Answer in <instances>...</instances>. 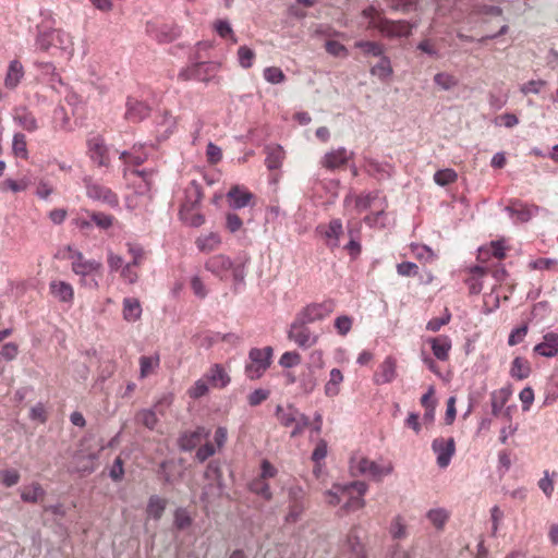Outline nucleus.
Here are the masks:
<instances>
[{
  "label": "nucleus",
  "instance_id": "a211bd4d",
  "mask_svg": "<svg viewBox=\"0 0 558 558\" xmlns=\"http://www.w3.org/2000/svg\"><path fill=\"white\" fill-rule=\"evenodd\" d=\"M88 153L90 159L99 167H108L110 163L108 148L104 138L93 137L88 141Z\"/></svg>",
  "mask_w": 558,
  "mask_h": 558
},
{
  "label": "nucleus",
  "instance_id": "603ef678",
  "mask_svg": "<svg viewBox=\"0 0 558 558\" xmlns=\"http://www.w3.org/2000/svg\"><path fill=\"white\" fill-rule=\"evenodd\" d=\"M135 420L149 429H154L158 423L157 415L153 410H142L137 412Z\"/></svg>",
  "mask_w": 558,
  "mask_h": 558
},
{
  "label": "nucleus",
  "instance_id": "de8ad7c7",
  "mask_svg": "<svg viewBox=\"0 0 558 558\" xmlns=\"http://www.w3.org/2000/svg\"><path fill=\"white\" fill-rule=\"evenodd\" d=\"M12 150L16 157L22 159L28 158L26 136L22 133H16L13 136Z\"/></svg>",
  "mask_w": 558,
  "mask_h": 558
},
{
  "label": "nucleus",
  "instance_id": "f704fd0d",
  "mask_svg": "<svg viewBox=\"0 0 558 558\" xmlns=\"http://www.w3.org/2000/svg\"><path fill=\"white\" fill-rule=\"evenodd\" d=\"M531 365L530 362L521 356H517L510 367V375L512 378L523 380L530 376Z\"/></svg>",
  "mask_w": 558,
  "mask_h": 558
},
{
  "label": "nucleus",
  "instance_id": "7ed1b4c3",
  "mask_svg": "<svg viewBox=\"0 0 558 558\" xmlns=\"http://www.w3.org/2000/svg\"><path fill=\"white\" fill-rule=\"evenodd\" d=\"M205 268L220 280L232 277L235 282H242L244 279L243 266L234 264L230 257L223 254L211 256L205 263Z\"/></svg>",
  "mask_w": 558,
  "mask_h": 558
},
{
  "label": "nucleus",
  "instance_id": "bf43d9fd",
  "mask_svg": "<svg viewBox=\"0 0 558 558\" xmlns=\"http://www.w3.org/2000/svg\"><path fill=\"white\" fill-rule=\"evenodd\" d=\"M264 78L270 84H280L286 81V75L280 68L268 66L264 70Z\"/></svg>",
  "mask_w": 558,
  "mask_h": 558
},
{
  "label": "nucleus",
  "instance_id": "79ce46f5",
  "mask_svg": "<svg viewBox=\"0 0 558 558\" xmlns=\"http://www.w3.org/2000/svg\"><path fill=\"white\" fill-rule=\"evenodd\" d=\"M389 532L393 539H403L407 537V522L402 515L398 514L391 520Z\"/></svg>",
  "mask_w": 558,
  "mask_h": 558
},
{
  "label": "nucleus",
  "instance_id": "13d9d810",
  "mask_svg": "<svg viewBox=\"0 0 558 558\" xmlns=\"http://www.w3.org/2000/svg\"><path fill=\"white\" fill-rule=\"evenodd\" d=\"M238 59L242 68L250 69L253 65L255 52L246 46H241L238 49Z\"/></svg>",
  "mask_w": 558,
  "mask_h": 558
},
{
  "label": "nucleus",
  "instance_id": "393cba45",
  "mask_svg": "<svg viewBox=\"0 0 558 558\" xmlns=\"http://www.w3.org/2000/svg\"><path fill=\"white\" fill-rule=\"evenodd\" d=\"M493 256L498 262L502 260L506 257V246L501 241H493L489 245L483 246L478 250L477 259L481 263H485L488 258Z\"/></svg>",
  "mask_w": 558,
  "mask_h": 558
},
{
  "label": "nucleus",
  "instance_id": "ea45409f",
  "mask_svg": "<svg viewBox=\"0 0 558 558\" xmlns=\"http://www.w3.org/2000/svg\"><path fill=\"white\" fill-rule=\"evenodd\" d=\"M45 496V490L39 483H33L29 486L23 488L21 498L25 502H37Z\"/></svg>",
  "mask_w": 558,
  "mask_h": 558
},
{
  "label": "nucleus",
  "instance_id": "9b49d317",
  "mask_svg": "<svg viewBox=\"0 0 558 558\" xmlns=\"http://www.w3.org/2000/svg\"><path fill=\"white\" fill-rule=\"evenodd\" d=\"M86 195L97 202L109 205L111 207L118 206V195L109 187L94 182L90 179L85 180Z\"/></svg>",
  "mask_w": 558,
  "mask_h": 558
},
{
  "label": "nucleus",
  "instance_id": "f03ea898",
  "mask_svg": "<svg viewBox=\"0 0 558 558\" xmlns=\"http://www.w3.org/2000/svg\"><path fill=\"white\" fill-rule=\"evenodd\" d=\"M392 471L391 462L378 463L363 456H353L350 459V472L353 476L365 475L380 482L384 476L389 475Z\"/></svg>",
  "mask_w": 558,
  "mask_h": 558
},
{
  "label": "nucleus",
  "instance_id": "9d476101",
  "mask_svg": "<svg viewBox=\"0 0 558 558\" xmlns=\"http://www.w3.org/2000/svg\"><path fill=\"white\" fill-rule=\"evenodd\" d=\"M146 32L158 43L168 44L180 37L181 27L174 22L161 24L149 22L147 23Z\"/></svg>",
  "mask_w": 558,
  "mask_h": 558
},
{
  "label": "nucleus",
  "instance_id": "37998d69",
  "mask_svg": "<svg viewBox=\"0 0 558 558\" xmlns=\"http://www.w3.org/2000/svg\"><path fill=\"white\" fill-rule=\"evenodd\" d=\"M507 209L511 213L512 216H515L517 220L526 222L532 218L533 210H535L536 207L530 208L521 203H513L512 205L508 206Z\"/></svg>",
  "mask_w": 558,
  "mask_h": 558
},
{
  "label": "nucleus",
  "instance_id": "7c9ffc66",
  "mask_svg": "<svg viewBox=\"0 0 558 558\" xmlns=\"http://www.w3.org/2000/svg\"><path fill=\"white\" fill-rule=\"evenodd\" d=\"M180 217L185 223L192 227H199L205 222V218L197 210V207L193 209V207H190L189 203L181 205Z\"/></svg>",
  "mask_w": 558,
  "mask_h": 558
},
{
  "label": "nucleus",
  "instance_id": "864d4df0",
  "mask_svg": "<svg viewBox=\"0 0 558 558\" xmlns=\"http://www.w3.org/2000/svg\"><path fill=\"white\" fill-rule=\"evenodd\" d=\"M209 391V384L206 378L203 376L197 379L192 387L187 390V395L192 399H199L207 395Z\"/></svg>",
  "mask_w": 558,
  "mask_h": 558
},
{
  "label": "nucleus",
  "instance_id": "0eeeda50",
  "mask_svg": "<svg viewBox=\"0 0 558 558\" xmlns=\"http://www.w3.org/2000/svg\"><path fill=\"white\" fill-rule=\"evenodd\" d=\"M307 325L295 317L288 331V338L302 349H308L318 341V335L313 332Z\"/></svg>",
  "mask_w": 558,
  "mask_h": 558
},
{
  "label": "nucleus",
  "instance_id": "c9c22d12",
  "mask_svg": "<svg viewBox=\"0 0 558 558\" xmlns=\"http://www.w3.org/2000/svg\"><path fill=\"white\" fill-rule=\"evenodd\" d=\"M266 166L269 170L279 169L282 165V161L284 159V150L281 146H268L266 148Z\"/></svg>",
  "mask_w": 558,
  "mask_h": 558
},
{
  "label": "nucleus",
  "instance_id": "0e129e2a",
  "mask_svg": "<svg viewBox=\"0 0 558 558\" xmlns=\"http://www.w3.org/2000/svg\"><path fill=\"white\" fill-rule=\"evenodd\" d=\"M174 524L179 530H185L191 526L192 518L185 509L179 508L175 510Z\"/></svg>",
  "mask_w": 558,
  "mask_h": 558
},
{
  "label": "nucleus",
  "instance_id": "a878e982",
  "mask_svg": "<svg viewBox=\"0 0 558 558\" xmlns=\"http://www.w3.org/2000/svg\"><path fill=\"white\" fill-rule=\"evenodd\" d=\"M140 364V379H145L154 374H156L157 369L160 365V355L158 353H154L151 355H142L138 359Z\"/></svg>",
  "mask_w": 558,
  "mask_h": 558
},
{
  "label": "nucleus",
  "instance_id": "052dcab7",
  "mask_svg": "<svg viewBox=\"0 0 558 558\" xmlns=\"http://www.w3.org/2000/svg\"><path fill=\"white\" fill-rule=\"evenodd\" d=\"M434 82L445 90L451 89L458 84L456 76L445 72L437 73L434 77Z\"/></svg>",
  "mask_w": 558,
  "mask_h": 558
},
{
  "label": "nucleus",
  "instance_id": "a19ab883",
  "mask_svg": "<svg viewBox=\"0 0 558 558\" xmlns=\"http://www.w3.org/2000/svg\"><path fill=\"white\" fill-rule=\"evenodd\" d=\"M413 256L421 263L428 264L436 259V254L426 245L411 244Z\"/></svg>",
  "mask_w": 558,
  "mask_h": 558
},
{
  "label": "nucleus",
  "instance_id": "49530a36",
  "mask_svg": "<svg viewBox=\"0 0 558 558\" xmlns=\"http://www.w3.org/2000/svg\"><path fill=\"white\" fill-rule=\"evenodd\" d=\"M458 180V173L450 168L438 170L434 174V181L440 186H447Z\"/></svg>",
  "mask_w": 558,
  "mask_h": 558
},
{
  "label": "nucleus",
  "instance_id": "6ab92c4d",
  "mask_svg": "<svg viewBox=\"0 0 558 558\" xmlns=\"http://www.w3.org/2000/svg\"><path fill=\"white\" fill-rule=\"evenodd\" d=\"M50 294L59 302L72 304L74 300V289L66 281L54 279L49 283Z\"/></svg>",
  "mask_w": 558,
  "mask_h": 558
},
{
  "label": "nucleus",
  "instance_id": "f3484780",
  "mask_svg": "<svg viewBox=\"0 0 558 558\" xmlns=\"http://www.w3.org/2000/svg\"><path fill=\"white\" fill-rule=\"evenodd\" d=\"M254 198V194L242 185H234L227 193V199L233 209H241L251 205Z\"/></svg>",
  "mask_w": 558,
  "mask_h": 558
},
{
  "label": "nucleus",
  "instance_id": "3c124183",
  "mask_svg": "<svg viewBox=\"0 0 558 558\" xmlns=\"http://www.w3.org/2000/svg\"><path fill=\"white\" fill-rule=\"evenodd\" d=\"M250 489L251 492L262 496L266 500H270L272 497L269 485L266 483V480L262 477L253 480L250 483Z\"/></svg>",
  "mask_w": 558,
  "mask_h": 558
},
{
  "label": "nucleus",
  "instance_id": "4d7b16f0",
  "mask_svg": "<svg viewBox=\"0 0 558 558\" xmlns=\"http://www.w3.org/2000/svg\"><path fill=\"white\" fill-rule=\"evenodd\" d=\"M427 518L435 527L442 529L449 514L445 509H432L427 512Z\"/></svg>",
  "mask_w": 558,
  "mask_h": 558
},
{
  "label": "nucleus",
  "instance_id": "2eb2a0df",
  "mask_svg": "<svg viewBox=\"0 0 558 558\" xmlns=\"http://www.w3.org/2000/svg\"><path fill=\"white\" fill-rule=\"evenodd\" d=\"M352 156L353 153H349L344 147H339L326 153L320 160V165L327 170L335 171L343 168Z\"/></svg>",
  "mask_w": 558,
  "mask_h": 558
},
{
  "label": "nucleus",
  "instance_id": "72a5a7b5",
  "mask_svg": "<svg viewBox=\"0 0 558 558\" xmlns=\"http://www.w3.org/2000/svg\"><path fill=\"white\" fill-rule=\"evenodd\" d=\"M195 244L201 252L209 253L219 247L221 244V239L218 233L210 232L208 234L198 236L195 241Z\"/></svg>",
  "mask_w": 558,
  "mask_h": 558
},
{
  "label": "nucleus",
  "instance_id": "58836bf2",
  "mask_svg": "<svg viewBox=\"0 0 558 558\" xmlns=\"http://www.w3.org/2000/svg\"><path fill=\"white\" fill-rule=\"evenodd\" d=\"M167 506V500L159 496H151L148 500L146 512L154 520H159Z\"/></svg>",
  "mask_w": 558,
  "mask_h": 558
},
{
  "label": "nucleus",
  "instance_id": "c756f323",
  "mask_svg": "<svg viewBox=\"0 0 558 558\" xmlns=\"http://www.w3.org/2000/svg\"><path fill=\"white\" fill-rule=\"evenodd\" d=\"M23 76H24V69H23L22 63L17 60H13L9 64V68H8L7 74H5L4 85L8 88H15L20 84Z\"/></svg>",
  "mask_w": 558,
  "mask_h": 558
},
{
  "label": "nucleus",
  "instance_id": "dca6fc26",
  "mask_svg": "<svg viewBox=\"0 0 558 558\" xmlns=\"http://www.w3.org/2000/svg\"><path fill=\"white\" fill-rule=\"evenodd\" d=\"M317 231L324 236L326 245L333 250L339 246L340 238L343 234V227L340 219H332L328 225L317 228Z\"/></svg>",
  "mask_w": 558,
  "mask_h": 558
},
{
  "label": "nucleus",
  "instance_id": "5fc2aeb1",
  "mask_svg": "<svg viewBox=\"0 0 558 558\" xmlns=\"http://www.w3.org/2000/svg\"><path fill=\"white\" fill-rule=\"evenodd\" d=\"M355 47L361 49L365 54H372L374 57H380L384 52L383 45L376 41H356Z\"/></svg>",
  "mask_w": 558,
  "mask_h": 558
},
{
  "label": "nucleus",
  "instance_id": "e433bc0d",
  "mask_svg": "<svg viewBox=\"0 0 558 558\" xmlns=\"http://www.w3.org/2000/svg\"><path fill=\"white\" fill-rule=\"evenodd\" d=\"M486 272L487 269L482 266H475L471 269V276L466 280L470 293L478 294L482 291L483 284L481 279L486 275Z\"/></svg>",
  "mask_w": 558,
  "mask_h": 558
},
{
  "label": "nucleus",
  "instance_id": "2f4dec72",
  "mask_svg": "<svg viewBox=\"0 0 558 558\" xmlns=\"http://www.w3.org/2000/svg\"><path fill=\"white\" fill-rule=\"evenodd\" d=\"M14 121L28 132H34L38 129V123L35 116L25 108L15 110Z\"/></svg>",
  "mask_w": 558,
  "mask_h": 558
},
{
  "label": "nucleus",
  "instance_id": "412c9836",
  "mask_svg": "<svg viewBox=\"0 0 558 558\" xmlns=\"http://www.w3.org/2000/svg\"><path fill=\"white\" fill-rule=\"evenodd\" d=\"M427 342L430 345L434 356L439 361L449 360V353L452 348L451 339L448 336L440 335L429 338Z\"/></svg>",
  "mask_w": 558,
  "mask_h": 558
},
{
  "label": "nucleus",
  "instance_id": "1a4fd4ad",
  "mask_svg": "<svg viewBox=\"0 0 558 558\" xmlns=\"http://www.w3.org/2000/svg\"><path fill=\"white\" fill-rule=\"evenodd\" d=\"M218 65L211 62H198L179 72L178 77L181 81L197 80L201 82H208L211 80Z\"/></svg>",
  "mask_w": 558,
  "mask_h": 558
},
{
  "label": "nucleus",
  "instance_id": "774afa93",
  "mask_svg": "<svg viewBox=\"0 0 558 558\" xmlns=\"http://www.w3.org/2000/svg\"><path fill=\"white\" fill-rule=\"evenodd\" d=\"M20 352L19 345L14 342L4 343L0 349V356L5 361H13Z\"/></svg>",
  "mask_w": 558,
  "mask_h": 558
},
{
  "label": "nucleus",
  "instance_id": "cd10ccee",
  "mask_svg": "<svg viewBox=\"0 0 558 558\" xmlns=\"http://www.w3.org/2000/svg\"><path fill=\"white\" fill-rule=\"evenodd\" d=\"M122 315L129 323L137 322L142 316V305L135 298H125L123 300Z\"/></svg>",
  "mask_w": 558,
  "mask_h": 558
},
{
  "label": "nucleus",
  "instance_id": "6e6d98bb",
  "mask_svg": "<svg viewBox=\"0 0 558 558\" xmlns=\"http://www.w3.org/2000/svg\"><path fill=\"white\" fill-rule=\"evenodd\" d=\"M335 329L338 335L347 336L353 326V318L349 315H340L335 319Z\"/></svg>",
  "mask_w": 558,
  "mask_h": 558
},
{
  "label": "nucleus",
  "instance_id": "423d86ee",
  "mask_svg": "<svg viewBox=\"0 0 558 558\" xmlns=\"http://www.w3.org/2000/svg\"><path fill=\"white\" fill-rule=\"evenodd\" d=\"M335 488L340 490L342 495L348 496V500L344 504L345 510L355 511L362 509L365 506L363 496L368 488L365 482L356 481L352 482L350 485L343 487L336 486Z\"/></svg>",
  "mask_w": 558,
  "mask_h": 558
},
{
  "label": "nucleus",
  "instance_id": "473e14b6",
  "mask_svg": "<svg viewBox=\"0 0 558 558\" xmlns=\"http://www.w3.org/2000/svg\"><path fill=\"white\" fill-rule=\"evenodd\" d=\"M510 397L511 390L506 387L493 391L490 395L492 413L497 416L501 412L502 408L506 405Z\"/></svg>",
  "mask_w": 558,
  "mask_h": 558
},
{
  "label": "nucleus",
  "instance_id": "4c0bfd02",
  "mask_svg": "<svg viewBox=\"0 0 558 558\" xmlns=\"http://www.w3.org/2000/svg\"><path fill=\"white\" fill-rule=\"evenodd\" d=\"M31 185V179L23 177L21 179H5L0 183V190L3 192L11 191L13 193H20L26 191Z\"/></svg>",
  "mask_w": 558,
  "mask_h": 558
},
{
  "label": "nucleus",
  "instance_id": "ddd939ff",
  "mask_svg": "<svg viewBox=\"0 0 558 558\" xmlns=\"http://www.w3.org/2000/svg\"><path fill=\"white\" fill-rule=\"evenodd\" d=\"M377 25V29L381 35L389 38L409 37L414 25L407 21H390L386 17Z\"/></svg>",
  "mask_w": 558,
  "mask_h": 558
},
{
  "label": "nucleus",
  "instance_id": "aec40b11",
  "mask_svg": "<svg viewBox=\"0 0 558 558\" xmlns=\"http://www.w3.org/2000/svg\"><path fill=\"white\" fill-rule=\"evenodd\" d=\"M397 376V361L392 356H387L378 366L374 375V381L378 385L391 383Z\"/></svg>",
  "mask_w": 558,
  "mask_h": 558
},
{
  "label": "nucleus",
  "instance_id": "c85d7f7f",
  "mask_svg": "<svg viewBox=\"0 0 558 558\" xmlns=\"http://www.w3.org/2000/svg\"><path fill=\"white\" fill-rule=\"evenodd\" d=\"M343 374L339 368H332L329 373V379L326 381L324 390L325 395L333 398L340 393L341 384L343 383Z\"/></svg>",
  "mask_w": 558,
  "mask_h": 558
},
{
  "label": "nucleus",
  "instance_id": "8fccbe9b",
  "mask_svg": "<svg viewBox=\"0 0 558 558\" xmlns=\"http://www.w3.org/2000/svg\"><path fill=\"white\" fill-rule=\"evenodd\" d=\"M371 73L381 80L389 77L392 74L390 60L387 57H381L378 63L371 69Z\"/></svg>",
  "mask_w": 558,
  "mask_h": 558
},
{
  "label": "nucleus",
  "instance_id": "4468645a",
  "mask_svg": "<svg viewBox=\"0 0 558 558\" xmlns=\"http://www.w3.org/2000/svg\"><path fill=\"white\" fill-rule=\"evenodd\" d=\"M150 113V107L134 97H128L125 102L124 119L131 123H138Z\"/></svg>",
  "mask_w": 558,
  "mask_h": 558
},
{
  "label": "nucleus",
  "instance_id": "6e6552de",
  "mask_svg": "<svg viewBox=\"0 0 558 558\" xmlns=\"http://www.w3.org/2000/svg\"><path fill=\"white\" fill-rule=\"evenodd\" d=\"M335 302L327 300L322 303H312L305 306L298 315L296 318L306 324H313L328 317L335 311Z\"/></svg>",
  "mask_w": 558,
  "mask_h": 558
},
{
  "label": "nucleus",
  "instance_id": "bb28decb",
  "mask_svg": "<svg viewBox=\"0 0 558 558\" xmlns=\"http://www.w3.org/2000/svg\"><path fill=\"white\" fill-rule=\"evenodd\" d=\"M360 222L348 221V233L350 236L349 243L344 246V250L352 258H356L361 253V244L357 240V233L360 232Z\"/></svg>",
  "mask_w": 558,
  "mask_h": 558
},
{
  "label": "nucleus",
  "instance_id": "f257e3e1",
  "mask_svg": "<svg viewBox=\"0 0 558 558\" xmlns=\"http://www.w3.org/2000/svg\"><path fill=\"white\" fill-rule=\"evenodd\" d=\"M72 271L80 277V284L92 289H98L96 277L102 275V264L96 259H87L80 251L69 248Z\"/></svg>",
  "mask_w": 558,
  "mask_h": 558
},
{
  "label": "nucleus",
  "instance_id": "a18cd8bd",
  "mask_svg": "<svg viewBox=\"0 0 558 558\" xmlns=\"http://www.w3.org/2000/svg\"><path fill=\"white\" fill-rule=\"evenodd\" d=\"M298 411L291 407L283 409L282 407H277V418L281 425L286 427H290L294 425V422L298 417Z\"/></svg>",
  "mask_w": 558,
  "mask_h": 558
},
{
  "label": "nucleus",
  "instance_id": "4be33fe9",
  "mask_svg": "<svg viewBox=\"0 0 558 558\" xmlns=\"http://www.w3.org/2000/svg\"><path fill=\"white\" fill-rule=\"evenodd\" d=\"M533 352L545 357L556 356L558 354V333H545L543 341L533 348Z\"/></svg>",
  "mask_w": 558,
  "mask_h": 558
},
{
  "label": "nucleus",
  "instance_id": "69168bd1",
  "mask_svg": "<svg viewBox=\"0 0 558 558\" xmlns=\"http://www.w3.org/2000/svg\"><path fill=\"white\" fill-rule=\"evenodd\" d=\"M362 15L368 19L367 28L377 29V23L379 24L385 17L374 7H368L362 11Z\"/></svg>",
  "mask_w": 558,
  "mask_h": 558
},
{
  "label": "nucleus",
  "instance_id": "c03bdc74",
  "mask_svg": "<svg viewBox=\"0 0 558 558\" xmlns=\"http://www.w3.org/2000/svg\"><path fill=\"white\" fill-rule=\"evenodd\" d=\"M50 39L53 43V47H58L62 50H66L73 44L70 34L62 29H51Z\"/></svg>",
  "mask_w": 558,
  "mask_h": 558
},
{
  "label": "nucleus",
  "instance_id": "e2e57ef3",
  "mask_svg": "<svg viewBox=\"0 0 558 558\" xmlns=\"http://www.w3.org/2000/svg\"><path fill=\"white\" fill-rule=\"evenodd\" d=\"M301 361L302 357L296 351H288L280 356L279 364L284 368H290L299 365Z\"/></svg>",
  "mask_w": 558,
  "mask_h": 558
},
{
  "label": "nucleus",
  "instance_id": "39448f33",
  "mask_svg": "<svg viewBox=\"0 0 558 558\" xmlns=\"http://www.w3.org/2000/svg\"><path fill=\"white\" fill-rule=\"evenodd\" d=\"M274 350L271 347L250 350V363L245 366V374L250 379H258L269 368Z\"/></svg>",
  "mask_w": 558,
  "mask_h": 558
},
{
  "label": "nucleus",
  "instance_id": "f8f14e48",
  "mask_svg": "<svg viewBox=\"0 0 558 558\" xmlns=\"http://www.w3.org/2000/svg\"><path fill=\"white\" fill-rule=\"evenodd\" d=\"M433 451L437 456V464L439 468L445 469L450 464L451 458L456 452V442L452 437L444 438L438 437L433 440Z\"/></svg>",
  "mask_w": 558,
  "mask_h": 558
},
{
  "label": "nucleus",
  "instance_id": "338daca9",
  "mask_svg": "<svg viewBox=\"0 0 558 558\" xmlns=\"http://www.w3.org/2000/svg\"><path fill=\"white\" fill-rule=\"evenodd\" d=\"M0 480L5 487H12L19 483L20 473L16 470H2Z\"/></svg>",
  "mask_w": 558,
  "mask_h": 558
},
{
  "label": "nucleus",
  "instance_id": "09e8293b",
  "mask_svg": "<svg viewBox=\"0 0 558 558\" xmlns=\"http://www.w3.org/2000/svg\"><path fill=\"white\" fill-rule=\"evenodd\" d=\"M203 198L202 189L199 185L195 183H191L190 186L185 190V201L183 203H189L190 207L196 208Z\"/></svg>",
  "mask_w": 558,
  "mask_h": 558
},
{
  "label": "nucleus",
  "instance_id": "5701e85b",
  "mask_svg": "<svg viewBox=\"0 0 558 558\" xmlns=\"http://www.w3.org/2000/svg\"><path fill=\"white\" fill-rule=\"evenodd\" d=\"M204 377L213 388H225L230 383V376L221 364H214Z\"/></svg>",
  "mask_w": 558,
  "mask_h": 558
},
{
  "label": "nucleus",
  "instance_id": "20e7f679",
  "mask_svg": "<svg viewBox=\"0 0 558 558\" xmlns=\"http://www.w3.org/2000/svg\"><path fill=\"white\" fill-rule=\"evenodd\" d=\"M383 198L384 197L380 196L379 191L362 193L359 195L350 192L343 199L344 214L352 215L355 213L359 215L364 210L374 209Z\"/></svg>",
  "mask_w": 558,
  "mask_h": 558
},
{
  "label": "nucleus",
  "instance_id": "680f3d73",
  "mask_svg": "<svg viewBox=\"0 0 558 558\" xmlns=\"http://www.w3.org/2000/svg\"><path fill=\"white\" fill-rule=\"evenodd\" d=\"M92 221L100 229L107 230L109 229L114 221V217L111 215H107L104 213H90Z\"/></svg>",
  "mask_w": 558,
  "mask_h": 558
},
{
  "label": "nucleus",
  "instance_id": "b1692460",
  "mask_svg": "<svg viewBox=\"0 0 558 558\" xmlns=\"http://www.w3.org/2000/svg\"><path fill=\"white\" fill-rule=\"evenodd\" d=\"M209 430L205 427H197L193 432L185 433L180 438V446L183 450L190 451L196 448L203 439H207L209 437Z\"/></svg>",
  "mask_w": 558,
  "mask_h": 558
}]
</instances>
